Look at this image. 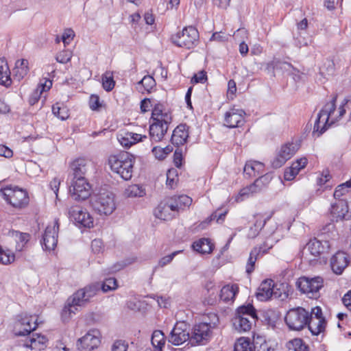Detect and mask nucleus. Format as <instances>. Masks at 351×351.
<instances>
[{
    "mask_svg": "<svg viewBox=\"0 0 351 351\" xmlns=\"http://www.w3.org/2000/svg\"><path fill=\"white\" fill-rule=\"evenodd\" d=\"M264 165L258 161H248L244 167V173L250 177L256 176L263 172Z\"/></svg>",
    "mask_w": 351,
    "mask_h": 351,
    "instance_id": "obj_36",
    "label": "nucleus"
},
{
    "mask_svg": "<svg viewBox=\"0 0 351 351\" xmlns=\"http://www.w3.org/2000/svg\"><path fill=\"white\" fill-rule=\"evenodd\" d=\"M104 292L115 290L118 287L117 281L114 278H108L100 285Z\"/></svg>",
    "mask_w": 351,
    "mask_h": 351,
    "instance_id": "obj_48",
    "label": "nucleus"
},
{
    "mask_svg": "<svg viewBox=\"0 0 351 351\" xmlns=\"http://www.w3.org/2000/svg\"><path fill=\"white\" fill-rule=\"evenodd\" d=\"M239 288L237 284L225 285L221 289L219 298L225 302L234 301L236 295L239 293Z\"/></svg>",
    "mask_w": 351,
    "mask_h": 351,
    "instance_id": "obj_30",
    "label": "nucleus"
},
{
    "mask_svg": "<svg viewBox=\"0 0 351 351\" xmlns=\"http://www.w3.org/2000/svg\"><path fill=\"white\" fill-rule=\"evenodd\" d=\"M171 39L176 46L191 49L198 43L199 32L195 27L189 26L184 27L181 32L173 35Z\"/></svg>",
    "mask_w": 351,
    "mask_h": 351,
    "instance_id": "obj_7",
    "label": "nucleus"
},
{
    "mask_svg": "<svg viewBox=\"0 0 351 351\" xmlns=\"http://www.w3.org/2000/svg\"><path fill=\"white\" fill-rule=\"evenodd\" d=\"M328 120L327 117H324V114H321L319 111L313 126V134L314 136L319 137L326 130Z\"/></svg>",
    "mask_w": 351,
    "mask_h": 351,
    "instance_id": "obj_33",
    "label": "nucleus"
},
{
    "mask_svg": "<svg viewBox=\"0 0 351 351\" xmlns=\"http://www.w3.org/2000/svg\"><path fill=\"white\" fill-rule=\"evenodd\" d=\"M152 344L154 349L147 348L145 350H150L151 351H162V347L165 343V338L163 332L160 330H155L152 336Z\"/></svg>",
    "mask_w": 351,
    "mask_h": 351,
    "instance_id": "obj_38",
    "label": "nucleus"
},
{
    "mask_svg": "<svg viewBox=\"0 0 351 351\" xmlns=\"http://www.w3.org/2000/svg\"><path fill=\"white\" fill-rule=\"evenodd\" d=\"M309 312L302 307L289 309L285 317L287 326L292 330H300L306 325L308 326Z\"/></svg>",
    "mask_w": 351,
    "mask_h": 351,
    "instance_id": "obj_6",
    "label": "nucleus"
},
{
    "mask_svg": "<svg viewBox=\"0 0 351 351\" xmlns=\"http://www.w3.org/2000/svg\"><path fill=\"white\" fill-rule=\"evenodd\" d=\"M14 255L10 252H5L0 249V263L3 265L10 264L14 261Z\"/></svg>",
    "mask_w": 351,
    "mask_h": 351,
    "instance_id": "obj_52",
    "label": "nucleus"
},
{
    "mask_svg": "<svg viewBox=\"0 0 351 351\" xmlns=\"http://www.w3.org/2000/svg\"><path fill=\"white\" fill-rule=\"evenodd\" d=\"M267 246V245L265 243L263 246L258 247H255L251 250L245 266V272L248 275H250L254 271L256 262L259 256L267 253L268 250L272 247L271 245L266 248Z\"/></svg>",
    "mask_w": 351,
    "mask_h": 351,
    "instance_id": "obj_24",
    "label": "nucleus"
},
{
    "mask_svg": "<svg viewBox=\"0 0 351 351\" xmlns=\"http://www.w3.org/2000/svg\"><path fill=\"white\" fill-rule=\"evenodd\" d=\"M296 285L299 290L309 298L317 299L320 295L319 290L324 287V279L320 276H302L298 280Z\"/></svg>",
    "mask_w": 351,
    "mask_h": 351,
    "instance_id": "obj_8",
    "label": "nucleus"
},
{
    "mask_svg": "<svg viewBox=\"0 0 351 351\" xmlns=\"http://www.w3.org/2000/svg\"><path fill=\"white\" fill-rule=\"evenodd\" d=\"M207 80L206 72L201 71L195 74L191 79L193 83H204Z\"/></svg>",
    "mask_w": 351,
    "mask_h": 351,
    "instance_id": "obj_58",
    "label": "nucleus"
},
{
    "mask_svg": "<svg viewBox=\"0 0 351 351\" xmlns=\"http://www.w3.org/2000/svg\"><path fill=\"white\" fill-rule=\"evenodd\" d=\"M53 114L60 119L61 120H65L69 117L68 110L66 107L60 106L59 104H56L52 107Z\"/></svg>",
    "mask_w": 351,
    "mask_h": 351,
    "instance_id": "obj_46",
    "label": "nucleus"
},
{
    "mask_svg": "<svg viewBox=\"0 0 351 351\" xmlns=\"http://www.w3.org/2000/svg\"><path fill=\"white\" fill-rule=\"evenodd\" d=\"M348 202L345 199L335 200L331 204L330 215L332 220L335 221L351 219V215L348 213Z\"/></svg>",
    "mask_w": 351,
    "mask_h": 351,
    "instance_id": "obj_18",
    "label": "nucleus"
},
{
    "mask_svg": "<svg viewBox=\"0 0 351 351\" xmlns=\"http://www.w3.org/2000/svg\"><path fill=\"white\" fill-rule=\"evenodd\" d=\"M216 323L199 322L195 324L190 332V343L191 346L206 345L213 337V330Z\"/></svg>",
    "mask_w": 351,
    "mask_h": 351,
    "instance_id": "obj_5",
    "label": "nucleus"
},
{
    "mask_svg": "<svg viewBox=\"0 0 351 351\" xmlns=\"http://www.w3.org/2000/svg\"><path fill=\"white\" fill-rule=\"evenodd\" d=\"M306 247L310 252L311 255L316 258L319 257L321 254L324 253L325 250L329 247V245L327 241H324V243H322V241L314 238L308 241Z\"/></svg>",
    "mask_w": 351,
    "mask_h": 351,
    "instance_id": "obj_27",
    "label": "nucleus"
},
{
    "mask_svg": "<svg viewBox=\"0 0 351 351\" xmlns=\"http://www.w3.org/2000/svg\"><path fill=\"white\" fill-rule=\"evenodd\" d=\"M278 69H284L289 72L293 71L291 74L293 75V79L295 81L299 80L300 79L299 71L295 69L290 63L287 62H281L278 60H273L267 64V70H274Z\"/></svg>",
    "mask_w": 351,
    "mask_h": 351,
    "instance_id": "obj_25",
    "label": "nucleus"
},
{
    "mask_svg": "<svg viewBox=\"0 0 351 351\" xmlns=\"http://www.w3.org/2000/svg\"><path fill=\"white\" fill-rule=\"evenodd\" d=\"M308 329L313 335H318L325 330L326 321L322 316V311L319 306L312 308L309 313Z\"/></svg>",
    "mask_w": 351,
    "mask_h": 351,
    "instance_id": "obj_13",
    "label": "nucleus"
},
{
    "mask_svg": "<svg viewBox=\"0 0 351 351\" xmlns=\"http://www.w3.org/2000/svg\"><path fill=\"white\" fill-rule=\"evenodd\" d=\"M69 217L75 223L83 227H93V218L86 209L79 206H73L69 210Z\"/></svg>",
    "mask_w": 351,
    "mask_h": 351,
    "instance_id": "obj_15",
    "label": "nucleus"
},
{
    "mask_svg": "<svg viewBox=\"0 0 351 351\" xmlns=\"http://www.w3.org/2000/svg\"><path fill=\"white\" fill-rule=\"evenodd\" d=\"M89 106L93 110H97L101 106L99 97L97 95H92L89 99Z\"/></svg>",
    "mask_w": 351,
    "mask_h": 351,
    "instance_id": "obj_63",
    "label": "nucleus"
},
{
    "mask_svg": "<svg viewBox=\"0 0 351 351\" xmlns=\"http://www.w3.org/2000/svg\"><path fill=\"white\" fill-rule=\"evenodd\" d=\"M342 302L346 308L351 311V290L344 295Z\"/></svg>",
    "mask_w": 351,
    "mask_h": 351,
    "instance_id": "obj_64",
    "label": "nucleus"
},
{
    "mask_svg": "<svg viewBox=\"0 0 351 351\" xmlns=\"http://www.w3.org/2000/svg\"><path fill=\"white\" fill-rule=\"evenodd\" d=\"M59 231L58 219H55L52 224H49L43 236L41 244L45 250H53L58 243Z\"/></svg>",
    "mask_w": 351,
    "mask_h": 351,
    "instance_id": "obj_12",
    "label": "nucleus"
},
{
    "mask_svg": "<svg viewBox=\"0 0 351 351\" xmlns=\"http://www.w3.org/2000/svg\"><path fill=\"white\" fill-rule=\"evenodd\" d=\"M184 323L176 324L170 333L169 341L175 346L181 345L186 341L190 342V332Z\"/></svg>",
    "mask_w": 351,
    "mask_h": 351,
    "instance_id": "obj_20",
    "label": "nucleus"
},
{
    "mask_svg": "<svg viewBox=\"0 0 351 351\" xmlns=\"http://www.w3.org/2000/svg\"><path fill=\"white\" fill-rule=\"evenodd\" d=\"M47 341V339L45 336L33 334L30 339L24 344V346L32 350H41L45 348Z\"/></svg>",
    "mask_w": 351,
    "mask_h": 351,
    "instance_id": "obj_32",
    "label": "nucleus"
},
{
    "mask_svg": "<svg viewBox=\"0 0 351 351\" xmlns=\"http://www.w3.org/2000/svg\"><path fill=\"white\" fill-rule=\"evenodd\" d=\"M295 351H308V347L301 339H295L293 342Z\"/></svg>",
    "mask_w": 351,
    "mask_h": 351,
    "instance_id": "obj_55",
    "label": "nucleus"
},
{
    "mask_svg": "<svg viewBox=\"0 0 351 351\" xmlns=\"http://www.w3.org/2000/svg\"><path fill=\"white\" fill-rule=\"evenodd\" d=\"M69 192L74 200H85L90 196L91 185L86 178H70Z\"/></svg>",
    "mask_w": 351,
    "mask_h": 351,
    "instance_id": "obj_10",
    "label": "nucleus"
},
{
    "mask_svg": "<svg viewBox=\"0 0 351 351\" xmlns=\"http://www.w3.org/2000/svg\"><path fill=\"white\" fill-rule=\"evenodd\" d=\"M178 182V172L176 169H170L167 172L166 184L170 189H173Z\"/></svg>",
    "mask_w": 351,
    "mask_h": 351,
    "instance_id": "obj_44",
    "label": "nucleus"
},
{
    "mask_svg": "<svg viewBox=\"0 0 351 351\" xmlns=\"http://www.w3.org/2000/svg\"><path fill=\"white\" fill-rule=\"evenodd\" d=\"M89 301L83 289L77 291L67 300L62 311L61 317L62 321L67 322L72 314H75L79 306L86 305Z\"/></svg>",
    "mask_w": 351,
    "mask_h": 351,
    "instance_id": "obj_9",
    "label": "nucleus"
},
{
    "mask_svg": "<svg viewBox=\"0 0 351 351\" xmlns=\"http://www.w3.org/2000/svg\"><path fill=\"white\" fill-rule=\"evenodd\" d=\"M127 136H129V140L132 141L133 145L139 141H143V139L147 138L145 135H141L130 132H127Z\"/></svg>",
    "mask_w": 351,
    "mask_h": 351,
    "instance_id": "obj_62",
    "label": "nucleus"
},
{
    "mask_svg": "<svg viewBox=\"0 0 351 351\" xmlns=\"http://www.w3.org/2000/svg\"><path fill=\"white\" fill-rule=\"evenodd\" d=\"M258 320L256 310L251 304L238 307L232 319L234 329L239 332H247L251 330L253 324Z\"/></svg>",
    "mask_w": 351,
    "mask_h": 351,
    "instance_id": "obj_2",
    "label": "nucleus"
},
{
    "mask_svg": "<svg viewBox=\"0 0 351 351\" xmlns=\"http://www.w3.org/2000/svg\"><path fill=\"white\" fill-rule=\"evenodd\" d=\"M307 164V159L306 158H302L299 160H297L295 162H293L291 166L292 169L295 170L299 173V171L304 168Z\"/></svg>",
    "mask_w": 351,
    "mask_h": 351,
    "instance_id": "obj_61",
    "label": "nucleus"
},
{
    "mask_svg": "<svg viewBox=\"0 0 351 351\" xmlns=\"http://www.w3.org/2000/svg\"><path fill=\"white\" fill-rule=\"evenodd\" d=\"M101 79L104 89L106 91H111L115 85L112 74L110 72H106L102 75Z\"/></svg>",
    "mask_w": 351,
    "mask_h": 351,
    "instance_id": "obj_42",
    "label": "nucleus"
},
{
    "mask_svg": "<svg viewBox=\"0 0 351 351\" xmlns=\"http://www.w3.org/2000/svg\"><path fill=\"white\" fill-rule=\"evenodd\" d=\"M170 205L169 199L166 202H161L155 210L156 217L163 220L171 219L173 216L170 213L172 211Z\"/></svg>",
    "mask_w": 351,
    "mask_h": 351,
    "instance_id": "obj_37",
    "label": "nucleus"
},
{
    "mask_svg": "<svg viewBox=\"0 0 351 351\" xmlns=\"http://www.w3.org/2000/svg\"><path fill=\"white\" fill-rule=\"evenodd\" d=\"M12 235L15 238L17 243L16 248L20 251L29 240L30 235L27 233H23L19 231H13Z\"/></svg>",
    "mask_w": 351,
    "mask_h": 351,
    "instance_id": "obj_41",
    "label": "nucleus"
},
{
    "mask_svg": "<svg viewBox=\"0 0 351 351\" xmlns=\"http://www.w3.org/2000/svg\"><path fill=\"white\" fill-rule=\"evenodd\" d=\"M254 346L247 337H241L234 343V351H253Z\"/></svg>",
    "mask_w": 351,
    "mask_h": 351,
    "instance_id": "obj_40",
    "label": "nucleus"
},
{
    "mask_svg": "<svg viewBox=\"0 0 351 351\" xmlns=\"http://www.w3.org/2000/svg\"><path fill=\"white\" fill-rule=\"evenodd\" d=\"M37 326V319L32 315L21 313L16 316L14 332L16 336H25L36 330Z\"/></svg>",
    "mask_w": 351,
    "mask_h": 351,
    "instance_id": "obj_11",
    "label": "nucleus"
},
{
    "mask_svg": "<svg viewBox=\"0 0 351 351\" xmlns=\"http://www.w3.org/2000/svg\"><path fill=\"white\" fill-rule=\"evenodd\" d=\"M52 86V81L50 80H45V82L44 84L40 83L38 87L34 90V91L31 93L29 97V104L31 106L34 105L36 104L40 97L41 94L46 90H48L50 89V88Z\"/></svg>",
    "mask_w": 351,
    "mask_h": 351,
    "instance_id": "obj_31",
    "label": "nucleus"
},
{
    "mask_svg": "<svg viewBox=\"0 0 351 351\" xmlns=\"http://www.w3.org/2000/svg\"><path fill=\"white\" fill-rule=\"evenodd\" d=\"M138 85H142L145 90L150 92L155 86L156 82L154 77L150 75H145L139 82Z\"/></svg>",
    "mask_w": 351,
    "mask_h": 351,
    "instance_id": "obj_50",
    "label": "nucleus"
},
{
    "mask_svg": "<svg viewBox=\"0 0 351 351\" xmlns=\"http://www.w3.org/2000/svg\"><path fill=\"white\" fill-rule=\"evenodd\" d=\"M10 71L5 58H0V84L6 87L11 85Z\"/></svg>",
    "mask_w": 351,
    "mask_h": 351,
    "instance_id": "obj_35",
    "label": "nucleus"
},
{
    "mask_svg": "<svg viewBox=\"0 0 351 351\" xmlns=\"http://www.w3.org/2000/svg\"><path fill=\"white\" fill-rule=\"evenodd\" d=\"M271 179L272 175L271 173H265V175L260 176L256 180V184H258L262 191L269 184Z\"/></svg>",
    "mask_w": 351,
    "mask_h": 351,
    "instance_id": "obj_51",
    "label": "nucleus"
},
{
    "mask_svg": "<svg viewBox=\"0 0 351 351\" xmlns=\"http://www.w3.org/2000/svg\"><path fill=\"white\" fill-rule=\"evenodd\" d=\"M192 247L195 251L204 254L212 252L214 245L209 239L202 238L195 241Z\"/></svg>",
    "mask_w": 351,
    "mask_h": 351,
    "instance_id": "obj_34",
    "label": "nucleus"
},
{
    "mask_svg": "<svg viewBox=\"0 0 351 351\" xmlns=\"http://www.w3.org/2000/svg\"><path fill=\"white\" fill-rule=\"evenodd\" d=\"M245 112L242 109L232 108L225 114V125L230 128L240 127L244 122Z\"/></svg>",
    "mask_w": 351,
    "mask_h": 351,
    "instance_id": "obj_22",
    "label": "nucleus"
},
{
    "mask_svg": "<svg viewBox=\"0 0 351 351\" xmlns=\"http://www.w3.org/2000/svg\"><path fill=\"white\" fill-rule=\"evenodd\" d=\"M154 108L152 110V120H156L158 121L159 120H163L165 116H168L169 117V121H172L171 115L169 112H163L164 106L163 104L160 102L156 103L155 101H153Z\"/></svg>",
    "mask_w": 351,
    "mask_h": 351,
    "instance_id": "obj_39",
    "label": "nucleus"
},
{
    "mask_svg": "<svg viewBox=\"0 0 351 351\" xmlns=\"http://www.w3.org/2000/svg\"><path fill=\"white\" fill-rule=\"evenodd\" d=\"M169 200L171 203V210L173 212H178L184 207L189 206L192 203V199L186 195L173 196Z\"/></svg>",
    "mask_w": 351,
    "mask_h": 351,
    "instance_id": "obj_28",
    "label": "nucleus"
},
{
    "mask_svg": "<svg viewBox=\"0 0 351 351\" xmlns=\"http://www.w3.org/2000/svg\"><path fill=\"white\" fill-rule=\"evenodd\" d=\"M91 165L90 162L84 158H79L73 160L71 165L70 178H86V175L88 168Z\"/></svg>",
    "mask_w": 351,
    "mask_h": 351,
    "instance_id": "obj_21",
    "label": "nucleus"
},
{
    "mask_svg": "<svg viewBox=\"0 0 351 351\" xmlns=\"http://www.w3.org/2000/svg\"><path fill=\"white\" fill-rule=\"evenodd\" d=\"M90 204L99 215H109L116 209L114 195L108 191L93 195L90 197Z\"/></svg>",
    "mask_w": 351,
    "mask_h": 351,
    "instance_id": "obj_4",
    "label": "nucleus"
},
{
    "mask_svg": "<svg viewBox=\"0 0 351 351\" xmlns=\"http://www.w3.org/2000/svg\"><path fill=\"white\" fill-rule=\"evenodd\" d=\"M248 36V32L245 28H240L237 29L233 36L234 38L237 40L238 42H241V40H245V38H247Z\"/></svg>",
    "mask_w": 351,
    "mask_h": 351,
    "instance_id": "obj_56",
    "label": "nucleus"
},
{
    "mask_svg": "<svg viewBox=\"0 0 351 351\" xmlns=\"http://www.w3.org/2000/svg\"><path fill=\"white\" fill-rule=\"evenodd\" d=\"M29 62L26 59L18 60L13 69V77L17 81H21L29 73Z\"/></svg>",
    "mask_w": 351,
    "mask_h": 351,
    "instance_id": "obj_29",
    "label": "nucleus"
},
{
    "mask_svg": "<svg viewBox=\"0 0 351 351\" xmlns=\"http://www.w3.org/2000/svg\"><path fill=\"white\" fill-rule=\"evenodd\" d=\"M274 282L272 280L267 279L263 280L258 289L256 293L257 298L261 301H266L274 295L275 298L284 300L288 297V294L286 293L278 294L277 291H274Z\"/></svg>",
    "mask_w": 351,
    "mask_h": 351,
    "instance_id": "obj_16",
    "label": "nucleus"
},
{
    "mask_svg": "<svg viewBox=\"0 0 351 351\" xmlns=\"http://www.w3.org/2000/svg\"><path fill=\"white\" fill-rule=\"evenodd\" d=\"M349 187L350 186H349V184H347V182L344 184L339 185L334 192L335 199L336 200L341 199L340 197L348 191Z\"/></svg>",
    "mask_w": 351,
    "mask_h": 351,
    "instance_id": "obj_53",
    "label": "nucleus"
},
{
    "mask_svg": "<svg viewBox=\"0 0 351 351\" xmlns=\"http://www.w3.org/2000/svg\"><path fill=\"white\" fill-rule=\"evenodd\" d=\"M108 164L111 170L125 180L132 178L134 158L128 152H123L112 155L108 158Z\"/></svg>",
    "mask_w": 351,
    "mask_h": 351,
    "instance_id": "obj_1",
    "label": "nucleus"
},
{
    "mask_svg": "<svg viewBox=\"0 0 351 351\" xmlns=\"http://www.w3.org/2000/svg\"><path fill=\"white\" fill-rule=\"evenodd\" d=\"M348 264V255L343 252H337L330 258L331 269L337 275L341 274Z\"/></svg>",
    "mask_w": 351,
    "mask_h": 351,
    "instance_id": "obj_23",
    "label": "nucleus"
},
{
    "mask_svg": "<svg viewBox=\"0 0 351 351\" xmlns=\"http://www.w3.org/2000/svg\"><path fill=\"white\" fill-rule=\"evenodd\" d=\"M298 150V146L293 143H288L282 146L277 156L272 160L271 165L274 168L281 167L285 162L290 159Z\"/></svg>",
    "mask_w": 351,
    "mask_h": 351,
    "instance_id": "obj_19",
    "label": "nucleus"
},
{
    "mask_svg": "<svg viewBox=\"0 0 351 351\" xmlns=\"http://www.w3.org/2000/svg\"><path fill=\"white\" fill-rule=\"evenodd\" d=\"M71 59V55L69 51H62L58 53L56 57V61L62 64L67 63Z\"/></svg>",
    "mask_w": 351,
    "mask_h": 351,
    "instance_id": "obj_57",
    "label": "nucleus"
},
{
    "mask_svg": "<svg viewBox=\"0 0 351 351\" xmlns=\"http://www.w3.org/2000/svg\"><path fill=\"white\" fill-rule=\"evenodd\" d=\"M180 252L181 251H176V252L171 253V254L162 257V258H160V260L159 261V263H158L159 266L164 267L166 265L171 263V261L173 260V258Z\"/></svg>",
    "mask_w": 351,
    "mask_h": 351,
    "instance_id": "obj_60",
    "label": "nucleus"
},
{
    "mask_svg": "<svg viewBox=\"0 0 351 351\" xmlns=\"http://www.w3.org/2000/svg\"><path fill=\"white\" fill-rule=\"evenodd\" d=\"M128 344L123 340H117L112 346V351H127Z\"/></svg>",
    "mask_w": 351,
    "mask_h": 351,
    "instance_id": "obj_54",
    "label": "nucleus"
},
{
    "mask_svg": "<svg viewBox=\"0 0 351 351\" xmlns=\"http://www.w3.org/2000/svg\"><path fill=\"white\" fill-rule=\"evenodd\" d=\"M336 100L337 96H334L332 100L324 106V108L320 110L321 114H324V117L326 116L329 119L330 116L334 113L336 109Z\"/></svg>",
    "mask_w": 351,
    "mask_h": 351,
    "instance_id": "obj_43",
    "label": "nucleus"
},
{
    "mask_svg": "<svg viewBox=\"0 0 351 351\" xmlns=\"http://www.w3.org/2000/svg\"><path fill=\"white\" fill-rule=\"evenodd\" d=\"M74 36L75 33L71 29H66L62 36V40L64 45H69Z\"/></svg>",
    "mask_w": 351,
    "mask_h": 351,
    "instance_id": "obj_59",
    "label": "nucleus"
},
{
    "mask_svg": "<svg viewBox=\"0 0 351 351\" xmlns=\"http://www.w3.org/2000/svg\"><path fill=\"white\" fill-rule=\"evenodd\" d=\"M100 332L98 330H90L77 341V348L82 351H91L100 344Z\"/></svg>",
    "mask_w": 351,
    "mask_h": 351,
    "instance_id": "obj_17",
    "label": "nucleus"
},
{
    "mask_svg": "<svg viewBox=\"0 0 351 351\" xmlns=\"http://www.w3.org/2000/svg\"><path fill=\"white\" fill-rule=\"evenodd\" d=\"M100 285L98 282L93 283L83 288L87 298L90 300L97 295L100 290Z\"/></svg>",
    "mask_w": 351,
    "mask_h": 351,
    "instance_id": "obj_49",
    "label": "nucleus"
},
{
    "mask_svg": "<svg viewBox=\"0 0 351 351\" xmlns=\"http://www.w3.org/2000/svg\"><path fill=\"white\" fill-rule=\"evenodd\" d=\"M7 203L15 208H23L29 204L27 192L18 186H7L0 190Z\"/></svg>",
    "mask_w": 351,
    "mask_h": 351,
    "instance_id": "obj_3",
    "label": "nucleus"
},
{
    "mask_svg": "<svg viewBox=\"0 0 351 351\" xmlns=\"http://www.w3.org/2000/svg\"><path fill=\"white\" fill-rule=\"evenodd\" d=\"M188 137L189 132L186 125L180 124L174 129L171 141L173 145L179 146L184 145L186 142Z\"/></svg>",
    "mask_w": 351,
    "mask_h": 351,
    "instance_id": "obj_26",
    "label": "nucleus"
},
{
    "mask_svg": "<svg viewBox=\"0 0 351 351\" xmlns=\"http://www.w3.org/2000/svg\"><path fill=\"white\" fill-rule=\"evenodd\" d=\"M126 194L130 197H142L145 194V191L142 186L132 184L126 189Z\"/></svg>",
    "mask_w": 351,
    "mask_h": 351,
    "instance_id": "obj_45",
    "label": "nucleus"
},
{
    "mask_svg": "<svg viewBox=\"0 0 351 351\" xmlns=\"http://www.w3.org/2000/svg\"><path fill=\"white\" fill-rule=\"evenodd\" d=\"M171 123L168 116H165L163 120H152L149 125V137L152 142L158 143L161 141L167 133L169 125Z\"/></svg>",
    "mask_w": 351,
    "mask_h": 351,
    "instance_id": "obj_14",
    "label": "nucleus"
},
{
    "mask_svg": "<svg viewBox=\"0 0 351 351\" xmlns=\"http://www.w3.org/2000/svg\"><path fill=\"white\" fill-rule=\"evenodd\" d=\"M172 150L173 149L170 146H167L164 148L156 146L153 147L152 152L156 158L161 160L165 158Z\"/></svg>",
    "mask_w": 351,
    "mask_h": 351,
    "instance_id": "obj_47",
    "label": "nucleus"
}]
</instances>
